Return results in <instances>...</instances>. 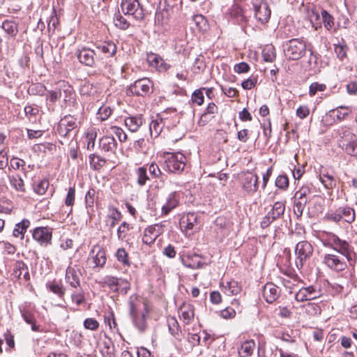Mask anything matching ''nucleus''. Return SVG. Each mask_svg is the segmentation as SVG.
<instances>
[{
    "label": "nucleus",
    "instance_id": "21",
    "mask_svg": "<svg viewBox=\"0 0 357 357\" xmlns=\"http://www.w3.org/2000/svg\"><path fill=\"white\" fill-rule=\"evenodd\" d=\"M262 295L267 303H272L279 297L280 291L275 284L268 282L264 285Z\"/></svg>",
    "mask_w": 357,
    "mask_h": 357
},
{
    "label": "nucleus",
    "instance_id": "56",
    "mask_svg": "<svg viewBox=\"0 0 357 357\" xmlns=\"http://www.w3.org/2000/svg\"><path fill=\"white\" fill-rule=\"evenodd\" d=\"M149 174L153 178H159L162 176V172L155 162L147 165Z\"/></svg>",
    "mask_w": 357,
    "mask_h": 357
},
{
    "label": "nucleus",
    "instance_id": "22",
    "mask_svg": "<svg viewBox=\"0 0 357 357\" xmlns=\"http://www.w3.org/2000/svg\"><path fill=\"white\" fill-rule=\"evenodd\" d=\"M259 177L257 174H249L243 179V188L248 194H254L258 189Z\"/></svg>",
    "mask_w": 357,
    "mask_h": 357
},
{
    "label": "nucleus",
    "instance_id": "60",
    "mask_svg": "<svg viewBox=\"0 0 357 357\" xmlns=\"http://www.w3.org/2000/svg\"><path fill=\"white\" fill-rule=\"evenodd\" d=\"M111 132L114 134L121 142H123L127 139V135L122 128L117 126H112L110 128Z\"/></svg>",
    "mask_w": 357,
    "mask_h": 357
},
{
    "label": "nucleus",
    "instance_id": "59",
    "mask_svg": "<svg viewBox=\"0 0 357 357\" xmlns=\"http://www.w3.org/2000/svg\"><path fill=\"white\" fill-rule=\"evenodd\" d=\"M326 89L324 84H319L318 82H313L310 84L309 89V94L310 96H314L317 91H324Z\"/></svg>",
    "mask_w": 357,
    "mask_h": 357
},
{
    "label": "nucleus",
    "instance_id": "9",
    "mask_svg": "<svg viewBox=\"0 0 357 357\" xmlns=\"http://www.w3.org/2000/svg\"><path fill=\"white\" fill-rule=\"evenodd\" d=\"M327 218L335 222L344 220L351 223L355 220V212L353 208L348 206L339 207L335 211L328 213Z\"/></svg>",
    "mask_w": 357,
    "mask_h": 357
},
{
    "label": "nucleus",
    "instance_id": "10",
    "mask_svg": "<svg viewBox=\"0 0 357 357\" xmlns=\"http://www.w3.org/2000/svg\"><path fill=\"white\" fill-rule=\"evenodd\" d=\"M75 54L79 63L86 66L95 67L96 62L99 61V57L95 50L87 47L78 49Z\"/></svg>",
    "mask_w": 357,
    "mask_h": 357
},
{
    "label": "nucleus",
    "instance_id": "17",
    "mask_svg": "<svg viewBox=\"0 0 357 357\" xmlns=\"http://www.w3.org/2000/svg\"><path fill=\"white\" fill-rule=\"evenodd\" d=\"M255 15L257 20L261 24L268 22L271 11L267 2L262 1L259 4H254Z\"/></svg>",
    "mask_w": 357,
    "mask_h": 357
},
{
    "label": "nucleus",
    "instance_id": "58",
    "mask_svg": "<svg viewBox=\"0 0 357 357\" xmlns=\"http://www.w3.org/2000/svg\"><path fill=\"white\" fill-rule=\"evenodd\" d=\"M341 109H346V110H350V107L348 106H339L336 109H334L331 110V112L333 113L337 112L336 114V118L339 121H342L348 115V112H342Z\"/></svg>",
    "mask_w": 357,
    "mask_h": 357
},
{
    "label": "nucleus",
    "instance_id": "63",
    "mask_svg": "<svg viewBox=\"0 0 357 357\" xmlns=\"http://www.w3.org/2000/svg\"><path fill=\"white\" fill-rule=\"evenodd\" d=\"M24 165H25V161L22 159H20L17 157L13 156L10 159V167L13 169L16 170V169H20V168H22V170H24Z\"/></svg>",
    "mask_w": 357,
    "mask_h": 357
},
{
    "label": "nucleus",
    "instance_id": "62",
    "mask_svg": "<svg viewBox=\"0 0 357 357\" xmlns=\"http://www.w3.org/2000/svg\"><path fill=\"white\" fill-rule=\"evenodd\" d=\"M96 195V191L95 189L90 188L88 190L85 196L86 205L87 207H91L93 206Z\"/></svg>",
    "mask_w": 357,
    "mask_h": 357
},
{
    "label": "nucleus",
    "instance_id": "13",
    "mask_svg": "<svg viewBox=\"0 0 357 357\" xmlns=\"http://www.w3.org/2000/svg\"><path fill=\"white\" fill-rule=\"evenodd\" d=\"M163 232L164 225L162 223L150 225L144 231L142 241L146 245H151Z\"/></svg>",
    "mask_w": 357,
    "mask_h": 357
},
{
    "label": "nucleus",
    "instance_id": "8",
    "mask_svg": "<svg viewBox=\"0 0 357 357\" xmlns=\"http://www.w3.org/2000/svg\"><path fill=\"white\" fill-rule=\"evenodd\" d=\"M347 258L337 255L335 253L326 254L323 258V263L331 270L340 272L347 267Z\"/></svg>",
    "mask_w": 357,
    "mask_h": 357
},
{
    "label": "nucleus",
    "instance_id": "33",
    "mask_svg": "<svg viewBox=\"0 0 357 357\" xmlns=\"http://www.w3.org/2000/svg\"><path fill=\"white\" fill-rule=\"evenodd\" d=\"M222 289L225 294L228 296L237 295L241 292V288L238 283L235 280L227 282L225 285H223Z\"/></svg>",
    "mask_w": 357,
    "mask_h": 357
},
{
    "label": "nucleus",
    "instance_id": "19",
    "mask_svg": "<svg viewBox=\"0 0 357 357\" xmlns=\"http://www.w3.org/2000/svg\"><path fill=\"white\" fill-rule=\"evenodd\" d=\"M180 194L178 192H172L166 198L165 202L162 206V213L165 215H168L179 204Z\"/></svg>",
    "mask_w": 357,
    "mask_h": 357
},
{
    "label": "nucleus",
    "instance_id": "36",
    "mask_svg": "<svg viewBox=\"0 0 357 357\" xmlns=\"http://www.w3.org/2000/svg\"><path fill=\"white\" fill-rule=\"evenodd\" d=\"M135 326L140 332H144L146 328V315L144 312H140L135 316L131 317Z\"/></svg>",
    "mask_w": 357,
    "mask_h": 357
},
{
    "label": "nucleus",
    "instance_id": "27",
    "mask_svg": "<svg viewBox=\"0 0 357 357\" xmlns=\"http://www.w3.org/2000/svg\"><path fill=\"white\" fill-rule=\"evenodd\" d=\"M179 312L181 319L185 324H189L194 319V307L191 304L184 303L181 306Z\"/></svg>",
    "mask_w": 357,
    "mask_h": 357
},
{
    "label": "nucleus",
    "instance_id": "61",
    "mask_svg": "<svg viewBox=\"0 0 357 357\" xmlns=\"http://www.w3.org/2000/svg\"><path fill=\"white\" fill-rule=\"evenodd\" d=\"M116 257L119 261L121 262L124 265H129V260L128 257V253L126 252L125 249L119 248L118 249Z\"/></svg>",
    "mask_w": 357,
    "mask_h": 357
},
{
    "label": "nucleus",
    "instance_id": "57",
    "mask_svg": "<svg viewBox=\"0 0 357 357\" xmlns=\"http://www.w3.org/2000/svg\"><path fill=\"white\" fill-rule=\"evenodd\" d=\"M148 62L154 67H159L162 65L163 60L155 54L151 53L147 55Z\"/></svg>",
    "mask_w": 357,
    "mask_h": 357
},
{
    "label": "nucleus",
    "instance_id": "42",
    "mask_svg": "<svg viewBox=\"0 0 357 357\" xmlns=\"http://www.w3.org/2000/svg\"><path fill=\"white\" fill-rule=\"evenodd\" d=\"M114 22L117 28L122 30L128 29L130 25L128 21L120 13L119 11L115 14Z\"/></svg>",
    "mask_w": 357,
    "mask_h": 357
},
{
    "label": "nucleus",
    "instance_id": "48",
    "mask_svg": "<svg viewBox=\"0 0 357 357\" xmlns=\"http://www.w3.org/2000/svg\"><path fill=\"white\" fill-rule=\"evenodd\" d=\"M308 199H305L303 201L294 199V213L298 217L300 218L303 215V212L305 207L306 204L307 203Z\"/></svg>",
    "mask_w": 357,
    "mask_h": 357
},
{
    "label": "nucleus",
    "instance_id": "18",
    "mask_svg": "<svg viewBox=\"0 0 357 357\" xmlns=\"http://www.w3.org/2000/svg\"><path fill=\"white\" fill-rule=\"evenodd\" d=\"M197 217L194 213H188L183 215L180 220V227L186 234L193 233L195 227L197 225Z\"/></svg>",
    "mask_w": 357,
    "mask_h": 357
},
{
    "label": "nucleus",
    "instance_id": "37",
    "mask_svg": "<svg viewBox=\"0 0 357 357\" xmlns=\"http://www.w3.org/2000/svg\"><path fill=\"white\" fill-rule=\"evenodd\" d=\"M140 301L137 296L133 294L129 297L128 305L129 307V314L130 317L135 316L139 314L138 307Z\"/></svg>",
    "mask_w": 357,
    "mask_h": 357
},
{
    "label": "nucleus",
    "instance_id": "34",
    "mask_svg": "<svg viewBox=\"0 0 357 357\" xmlns=\"http://www.w3.org/2000/svg\"><path fill=\"white\" fill-rule=\"evenodd\" d=\"M121 213L115 207H111L109 209L107 218L111 220L109 224V229H113L116 225L122 219Z\"/></svg>",
    "mask_w": 357,
    "mask_h": 357
},
{
    "label": "nucleus",
    "instance_id": "7",
    "mask_svg": "<svg viewBox=\"0 0 357 357\" xmlns=\"http://www.w3.org/2000/svg\"><path fill=\"white\" fill-rule=\"evenodd\" d=\"M153 84L151 79L144 77L136 80L132 84H131L128 92L132 95L138 96H144L149 95L153 91Z\"/></svg>",
    "mask_w": 357,
    "mask_h": 357
},
{
    "label": "nucleus",
    "instance_id": "25",
    "mask_svg": "<svg viewBox=\"0 0 357 357\" xmlns=\"http://www.w3.org/2000/svg\"><path fill=\"white\" fill-rule=\"evenodd\" d=\"M319 180L326 189L332 190L337 185V180L333 174L325 169L320 170Z\"/></svg>",
    "mask_w": 357,
    "mask_h": 357
},
{
    "label": "nucleus",
    "instance_id": "38",
    "mask_svg": "<svg viewBox=\"0 0 357 357\" xmlns=\"http://www.w3.org/2000/svg\"><path fill=\"white\" fill-rule=\"evenodd\" d=\"M2 29L10 36H15L18 32L17 24L11 20H5L2 23Z\"/></svg>",
    "mask_w": 357,
    "mask_h": 357
},
{
    "label": "nucleus",
    "instance_id": "50",
    "mask_svg": "<svg viewBox=\"0 0 357 357\" xmlns=\"http://www.w3.org/2000/svg\"><path fill=\"white\" fill-rule=\"evenodd\" d=\"M275 185L278 188L285 190L289 187V178L285 174L279 175L275 179Z\"/></svg>",
    "mask_w": 357,
    "mask_h": 357
},
{
    "label": "nucleus",
    "instance_id": "5",
    "mask_svg": "<svg viewBox=\"0 0 357 357\" xmlns=\"http://www.w3.org/2000/svg\"><path fill=\"white\" fill-rule=\"evenodd\" d=\"M312 253L313 248L309 242L306 241L298 242L295 248L296 267L298 269L302 268L305 261L312 256Z\"/></svg>",
    "mask_w": 357,
    "mask_h": 357
},
{
    "label": "nucleus",
    "instance_id": "52",
    "mask_svg": "<svg viewBox=\"0 0 357 357\" xmlns=\"http://www.w3.org/2000/svg\"><path fill=\"white\" fill-rule=\"evenodd\" d=\"M132 228L130 224L123 222L117 229V236L119 240H123L127 232Z\"/></svg>",
    "mask_w": 357,
    "mask_h": 357
},
{
    "label": "nucleus",
    "instance_id": "35",
    "mask_svg": "<svg viewBox=\"0 0 357 357\" xmlns=\"http://www.w3.org/2000/svg\"><path fill=\"white\" fill-rule=\"evenodd\" d=\"M21 312L24 321L31 325V330L35 332L40 331L39 326L36 324V319L34 314L26 310H24Z\"/></svg>",
    "mask_w": 357,
    "mask_h": 357
},
{
    "label": "nucleus",
    "instance_id": "26",
    "mask_svg": "<svg viewBox=\"0 0 357 357\" xmlns=\"http://www.w3.org/2000/svg\"><path fill=\"white\" fill-rule=\"evenodd\" d=\"M12 275L18 280L21 279L22 275H23V278L25 281L30 280L29 268L26 264L22 261H17L15 262Z\"/></svg>",
    "mask_w": 357,
    "mask_h": 357
},
{
    "label": "nucleus",
    "instance_id": "2",
    "mask_svg": "<svg viewBox=\"0 0 357 357\" xmlns=\"http://www.w3.org/2000/svg\"><path fill=\"white\" fill-rule=\"evenodd\" d=\"M323 242L326 247L332 248L334 251L340 254L341 256L347 258L348 261L350 260L351 246L346 241L340 239L333 234H330Z\"/></svg>",
    "mask_w": 357,
    "mask_h": 357
},
{
    "label": "nucleus",
    "instance_id": "1",
    "mask_svg": "<svg viewBox=\"0 0 357 357\" xmlns=\"http://www.w3.org/2000/svg\"><path fill=\"white\" fill-rule=\"evenodd\" d=\"M306 50V43L301 38L291 39L284 45V55L289 60L300 59L305 54Z\"/></svg>",
    "mask_w": 357,
    "mask_h": 357
},
{
    "label": "nucleus",
    "instance_id": "31",
    "mask_svg": "<svg viewBox=\"0 0 357 357\" xmlns=\"http://www.w3.org/2000/svg\"><path fill=\"white\" fill-rule=\"evenodd\" d=\"M116 145L117 143L114 137L104 136L100 139V147L104 151H114Z\"/></svg>",
    "mask_w": 357,
    "mask_h": 357
},
{
    "label": "nucleus",
    "instance_id": "20",
    "mask_svg": "<svg viewBox=\"0 0 357 357\" xmlns=\"http://www.w3.org/2000/svg\"><path fill=\"white\" fill-rule=\"evenodd\" d=\"M124 123L128 129L132 132H137L144 124L145 119L142 114L130 115L124 119Z\"/></svg>",
    "mask_w": 357,
    "mask_h": 357
},
{
    "label": "nucleus",
    "instance_id": "30",
    "mask_svg": "<svg viewBox=\"0 0 357 357\" xmlns=\"http://www.w3.org/2000/svg\"><path fill=\"white\" fill-rule=\"evenodd\" d=\"M60 89H61L62 91V97L63 100L65 103H72L73 102L75 99V93L73 91V89L71 86L66 84L64 82H63L59 85Z\"/></svg>",
    "mask_w": 357,
    "mask_h": 357
},
{
    "label": "nucleus",
    "instance_id": "29",
    "mask_svg": "<svg viewBox=\"0 0 357 357\" xmlns=\"http://www.w3.org/2000/svg\"><path fill=\"white\" fill-rule=\"evenodd\" d=\"M96 49L105 55L106 57H111L116 52V46L112 41H107L96 45Z\"/></svg>",
    "mask_w": 357,
    "mask_h": 357
},
{
    "label": "nucleus",
    "instance_id": "45",
    "mask_svg": "<svg viewBox=\"0 0 357 357\" xmlns=\"http://www.w3.org/2000/svg\"><path fill=\"white\" fill-rule=\"evenodd\" d=\"M136 174L137 176V183L140 186L144 185L146 181L149 180V178L147 175V167L145 166L139 167L136 170Z\"/></svg>",
    "mask_w": 357,
    "mask_h": 357
},
{
    "label": "nucleus",
    "instance_id": "14",
    "mask_svg": "<svg viewBox=\"0 0 357 357\" xmlns=\"http://www.w3.org/2000/svg\"><path fill=\"white\" fill-rule=\"evenodd\" d=\"M33 238L41 245L47 246L52 238V229L47 227H36L32 234Z\"/></svg>",
    "mask_w": 357,
    "mask_h": 357
},
{
    "label": "nucleus",
    "instance_id": "23",
    "mask_svg": "<svg viewBox=\"0 0 357 357\" xmlns=\"http://www.w3.org/2000/svg\"><path fill=\"white\" fill-rule=\"evenodd\" d=\"M202 258L197 254H187L181 257L182 264L188 268L197 269L203 266Z\"/></svg>",
    "mask_w": 357,
    "mask_h": 357
},
{
    "label": "nucleus",
    "instance_id": "15",
    "mask_svg": "<svg viewBox=\"0 0 357 357\" xmlns=\"http://www.w3.org/2000/svg\"><path fill=\"white\" fill-rule=\"evenodd\" d=\"M37 88H38V93L40 96H43V92L46 91V88L44 86H38ZM46 96V100H47V105H48V110L53 112L54 108L52 105L54 104V102L60 99L62 97V91L61 89L56 88L54 90H47V93L45 94Z\"/></svg>",
    "mask_w": 357,
    "mask_h": 357
},
{
    "label": "nucleus",
    "instance_id": "41",
    "mask_svg": "<svg viewBox=\"0 0 357 357\" xmlns=\"http://www.w3.org/2000/svg\"><path fill=\"white\" fill-rule=\"evenodd\" d=\"M89 162L93 169L98 170L104 167L107 161L98 155L91 154L89 155Z\"/></svg>",
    "mask_w": 357,
    "mask_h": 357
},
{
    "label": "nucleus",
    "instance_id": "47",
    "mask_svg": "<svg viewBox=\"0 0 357 357\" xmlns=\"http://www.w3.org/2000/svg\"><path fill=\"white\" fill-rule=\"evenodd\" d=\"M322 21L326 29L330 30L334 26V18L326 10H322L321 12Z\"/></svg>",
    "mask_w": 357,
    "mask_h": 357
},
{
    "label": "nucleus",
    "instance_id": "49",
    "mask_svg": "<svg viewBox=\"0 0 357 357\" xmlns=\"http://www.w3.org/2000/svg\"><path fill=\"white\" fill-rule=\"evenodd\" d=\"M262 56H263L264 61L273 62L276 57L274 47H266L263 50Z\"/></svg>",
    "mask_w": 357,
    "mask_h": 357
},
{
    "label": "nucleus",
    "instance_id": "44",
    "mask_svg": "<svg viewBox=\"0 0 357 357\" xmlns=\"http://www.w3.org/2000/svg\"><path fill=\"white\" fill-rule=\"evenodd\" d=\"M167 324L170 333L174 337L178 335L181 328L177 319L174 317H169L167 319Z\"/></svg>",
    "mask_w": 357,
    "mask_h": 357
},
{
    "label": "nucleus",
    "instance_id": "64",
    "mask_svg": "<svg viewBox=\"0 0 357 357\" xmlns=\"http://www.w3.org/2000/svg\"><path fill=\"white\" fill-rule=\"evenodd\" d=\"M84 326L86 329L95 331L99 327V323L93 318H87L84 321Z\"/></svg>",
    "mask_w": 357,
    "mask_h": 357
},
{
    "label": "nucleus",
    "instance_id": "3",
    "mask_svg": "<svg viewBox=\"0 0 357 357\" xmlns=\"http://www.w3.org/2000/svg\"><path fill=\"white\" fill-rule=\"evenodd\" d=\"M185 156L178 153H167L165 155L164 169L169 172L180 173L185 166Z\"/></svg>",
    "mask_w": 357,
    "mask_h": 357
},
{
    "label": "nucleus",
    "instance_id": "24",
    "mask_svg": "<svg viewBox=\"0 0 357 357\" xmlns=\"http://www.w3.org/2000/svg\"><path fill=\"white\" fill-rule=\"evenodd\" d=\"M65 280L72 288L77 289L80 287V278L77 271L68 266L66 271Z\"/></svg>",
    "mask_w": 357,
    "mask_h": 357
},
{
    "label": "nucleus",
    "instance_id": "6",
    "mask_svg": "<svg viewBox=\"0 0 357 357\" xmlns=\"http://www.w3.org/2000/svg\"><path fill=\"white\" fill-rule=\"evenodd\" d=\"M121 8L124 15H132L137 20L144 18V10L137 0H123Z\"/></svg>",
    "mask_w": 357,
    "mask_h": 357
},
{
    "label": "nucleus",
    "instance_id": "12",
    "mask_svg": "<svg viewBox=\"0 0 357 357\" xmlns=\"http://www.w3.org/2000/svg\"><path fill=\"white\" fill-rule=\"evenodd\" d=\"M77 127V119L74 116L66 115L59 122L56 132L61 137H70V132Z\"/></svg>",
    "mask_w": 357,
    "mask_h": 357
},
{
    "label": "nucleus",
    "instance_id": "39",
    "mask_svg": "<svg viewBox=\"0 0 357 357\" xmlns=\"http://www.w3.org/2000/svg\"><path fill=\"white\" fill-rule=\"evenodd\" d=\"M163 123L162 119L152 121L149 124V131L151 137H157L162 130Z\"/></svg>",
    "mask_w": 357,
    "mask_h": 357
},
{
    "label": "nucleus",
    "instance_id": "46",
    "mask_svg": "<svg viewBox=\"0 0 357 357\" xmlns=\"http://www.w3.org/2000/svg\"><path fill=\"white\" fill-rule=\"evenodd\" d=\"M71 298L73 302L75 303L77 306H79L85 302V293L83 289L79 287L72 293Z\"/></svg>",
    "mask_w": 357,
    "mask_h": 357
},
{
    "label": "nucleus",
    "instance_id": "32",
    "mask_svg": "<svg viewBox=\"0 0 357 357\" xmlns=\"http://www.w3.org/2000/svg\"><path fill=\"white\" fill-rule=\"evenodd\" d=\"M30 225V222L27 219L22 220L20 222L15 225L13 229V234L15 237H20L21 239L24 238V233Z\"/></svg>",
    "mask_w": 357,
    "mask_h": 357
},
{
    "label": "nucleus",
    "instance_id": "28",
    "mask_svg": "<svg viewBox=\"0 0 357 357\" xmlns=\"http://www.w3.org/2000/svg\"><path fill=\"white\" fill-rule=\"evenodd\" d=\"M255 342L252 340H246L242 343L241 347L238 349V354L240 357H249L255 349Z\"/></svg>",
    "mask_w": 357,
    "mask_h": 357
},
{
    "label": "nucleus",
    "instance_id": "4",
    "mask_svg": "<svg viewBox=\"0 0 357 357\" xmlns=\"http://www.w3.org/2000/svg\"><path fill=\"white\" fill-rule=\"evenodd\" d=\"M339 146L348 155H357V136L349 130H343L341 139L339 141Z\"/></svg>",
    "mask_w": 357,
    "mask_h": 357
},
{
    "label": "nucleus",
    "instance_id": "54",
    "mask_svg": "<svg viewBox=\"0 0 357 357\" xmlns=\"http://www.w3.org/2000/svg\"><path fill=\"white\" fill-rule=\"evenodd\" d=\"M310 194V190L308 187H302L300 190L296 192L294 195V199L303 201L307 199V196Z\"/></svg>",
    "mask_w": 357,
    "mask_h": 357
},
{
    "label": "nucleus",
    "instance_id": "53",
    "mask_svg": "<svg viewBox=\"0 0 357 357\" xmlns=\"http://www.w3.org/2000/svg\"><path fill=\"white\" fill-rule=\"evenodd\" d=\"M59 24V18L56 15V11L54 9H53L52 15H50V20L48 22L47 24V29L48 31L50 32L51 31L52 32L54 31L56 28L57 27Z\"/></svg>",
    "mask_w": 357,
    "mask_h": 357
},
{
    "label": "nucleus",
    "instance_id": "16",
    "mask_svg": "<svg viewBox=\"0 0 357 357\" xmlns=\"http://www.w3.org/2000/svg\"><path fill=\"white\" fill-rule=\"evenodd\" d=\"M320 296V290L313 286L301 288L295 295V299L298 302L311 301Z\"/></svg>",
    "mask_w": 357,
    "mask_h": 357
},
{
    "label": "nucleus",
    "instance_id": "51",
    "mask_svg": "<svg viewBox=\"0 0 357 357\" xmlns=\"http://www.w3.org/2000/svg\"><path fill=\"white\" fill-rule=\"evenodd\" d=\"M49 289L54 294L58 295L60 298H63L65 294V288L59 284L52 282L47 284Z\"/></svg>",
    "mask_w": 357,
    "mask_h": 357
},
{
    "label": "nucleus",
    "instance_id": "40",
    "mask_svg": "<svg viewBox=\"0 0 357 357\" xmlns=\"http://www.w3.org/2000/svg\"><path fill=\"white\" fill-rule=\"evenodd\" d=\"M10 185L17 191L24 192V183L23 179L18 174L9 176Z\"/></svg>",
    "mask_w": 357,
    "mask_h": 357
},
{
    "label": "nucleus",
    "instance_id": "11",
    "mask_svg": "<svg viewBox=\"0 0 357 357\" xmlns=\"http://www.w3.org/2000/svg\"><path fill=\"white\" fill-rule=\"evenodd\" d=\"M107 261L105 250L98 245L93 246L88 258V264L92 268L103 267Z\"/></svg>",
    "mask_w": 357,
    "mask_h": 357
},
{
    "label": "nucleus",
    "instance_id": "55",
    "mask_svg": "<svg viewBox=\"0 0 357 357\" xmlns=\"http://www.w3.org/2000/svg\"><path fill=\"white\" fill-rule=\"evenodd\" d=\"M111 114L112 109L110 107L107 106H102L98 111L97 116L98 119H100L101 121H105L109 118Z\"/></svg>",
    "mask_w": 357,
    "mask_h": 357
},
{
    "label": "nucleus",
    "instance_id": "43",
    "mask_svg": "<svg viewBox=\"0 0 357 357\" xmlns=\"http://www.w3.org/2000/svg\"><path fill=\"white\" fill-rule=\"evenodd\" d=\"M105 284L108 286L112 290L116 291L119 290V287L123 285V280L117 278L108 276L105 279Z\"/></svg>",
    "mask_w": 357,
    "mask_h": 357
}]
</instances>
